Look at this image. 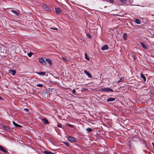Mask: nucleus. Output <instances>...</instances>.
<instances>
[{
	"instance_id": "bb28decb",
	"label": "nucleus",
	"mask_w": 154,
	"mask_h": 154,
	"mask_svg": "<svg viewBox=\"0 0 154 154\" xmlns=\"http://www.w3.org/2000/svg\"><path fill=\"white\" fill-rule=\"evenodd\" d=\"M75 92H76V91L75 89L73 90L72 93L73 94H75Z\"/></svg>"
},
{
	"instance_id": "4c0bfd02",
	"label": "nucleus",
	"mask_w": 154,
	"mask_h": 154,
	"mask_svg": "<svg viewBox=\"0 0 154 154\" xmlns=\"http://www.w3.org/2000/svg\"><path fill=\"white\" fill-rule=\"evenodd\" d=\"M2 100V97H0V100Z\"/></svg>"
},
{
	"instance_id": "4468645a",
	"label": "nucleus",
	"mask_w": 154,
	"mask_h": 154,
	"mask_svg": "<svg viewBox=\"0 0 154 154\" xmlns=\"http://www.w3.org/2000/svg\"><path fill=\"white\" fill-rule=\"evenodd\" d=\"M42 121L44 124H47L49 123L48 121L45 119H43Z\"/></svg>"
},
{
	"instance_id": "2eb2a0df",
	"label": "nucleus",
	"mask_w": 154,
	"mask_h": 154,
	"mask_svg": "<svg viewBox=\"0 0 154 154\" xmlns=\"http://www.w3.org/2000/svg\"><path fill=\"white\" fill-rule=\"evenodd\" d=\"M11 11L14 14H15L16 15H18L19 14V12L15 10L12 9L11 10Z\"/></svg>"
},
{
	"instance_id": "f3484780",
	"label": "nucleus",
	"mask_w": 154,
	"mask_h": 154,
	"mask_svg": "<svg viewBox=\"0 0 154 154\" xmlns=\"http://www.w3.org/2000/svg\"><path fill=\"white\" fill-rule=\"evenodd\" d=\"M140 77L143 79L144 81H146V78L142 73L140 74Z\"/></svg>"
},
{
	"instance_id": "7ed1b4c3",
	"label": "nucleus",
	"mask_w": 154,
	"mask_h": 154,
	"mask_svg": "<svg viewBox=\"0 0 154 154\" xmlns=\"http://www.w3.org/2000/svg\"><path fill=\"white\" fill-rule=\"evenodd\" d=\"M67 139L69 141L71 142H74L75 141V138L69 136L68 137H67Z\"/></svg>"
},
{
	"instance_id": "ea45409f",
	"label": "nucleus",
	"mask_w": 154,
	"mask_h": 154,
	"mask_svg": "<svg viewBox=\"0 0 154 154\" xmlns=\"http://www.w3.org/2000/svg\"><path fill=\"white\" fill-rule=\"evenodd\" d=\"M89 83H88V82H87V84H89Z\"/></svg>"
},
{
	"instance_id": "c9c22d12",
	"label": "nucleus",
	"mask_w": 154,
	"mask_h": 154,
	"mask_svg": "<svg viewBox=\"0 0 154 154\" xmlns=\"http://www.w3.org/2000/svg\"><path fill=\"white\" fill-rule=\"evenodd\" d=\"M70 127H72V125H68Z\"/></svg>"
},
{
	"instance_id": "412c9836",
	"label": "nucleus",
	"mask_w": 154,
	"mask_h": 154,
	"mask_svg": "<svg viewBox=\"0 0 154 154\" xmlns=\"http://www.w3.org/2000/svg\"><path fill=\"white\" fill-rule=\"evenodd\" d=\"M44 153L46 154H53V152L47 151H45L44 152Z\"/></svg>"
},
{
	"instance_id": "dca6fc26",
	"label": "nucleus",
	"mask_w": 154,
	"mask_h": 154,
	"mask_svg": "<svg viewBox=\"0 0 154 154\" xmlns=\"http://www.w3.org/2000/svg\"><path fill=\"white\" fill-rule=\"evenodd\" d=\"M56 12L57 14H60L61 13V10L58 8L55 9Z\"/></svg>"
},
{
	"instance_id": "cd10ccee",
	"label": "nucleus",
	"mask_w": 154,
	"mask_h": 154,
	"mask_svg": "<svg viewBox=\"0 0 154 154\" xmlns=\"http://www.w3.org/2000/svg\"><path fill=\"white\" fill-rule=\"evenodd\" d=\"M57 127L59 128H61L62 125L60 124H58L57 125Z\"/></svg>"
},
{
	"instance_id": "6e6552de",
	"label": "nucleus",
	"mask_w": 154,
	"mask_h": 154,
	"mask_svg": "<svg viewBox=\"0 0 154 154\" xmlns=\"http://www.w3.org/2000/svg\"><path fill=\"white\" fill-rule=\"evenodd\" d=\"M0 150L3 152L7 153L8 152L6 151L4 148L1 146L0 145Z\"/></svg>"
},
{
	"instance_id": "c756f323",
	"label": "nucleus",
	"mask_w": 154,
	"mask_h": 154,
	"mask_svg": "<svg viewBox=\"0 0 154 154\" xmlns=\"http://www.w3.org/2000/svg\"><path fill=\"white\" fill-rule=\"evenodd\" d=\"M62 58L63 59V60H64L66 61H67V60H66V59L65 58H64L63 57H62Z\"/></svg>"
},
{
	"instance_id": "f257e3e1",
	"label": "nucleus",
	"mask_w": 154,
	"mask_h": 154,
	"mask_svg": "<svg viewBox=\"0 0 154 154\" xmlns=\"http://www.w3.org/2000/svg\"><path fill=\"white\" fill-rule=\"evenodd\" d=\"M100 91L101 92H113V91L111 88H102L100 89Z\"/></svg>"
},
{
	"instance_id": "0eeeda50",
	"label": "nucleus",
	"mask_w": 154,
	"mask_h": 154,
	"mask_svg": "<svg viewBox=\"0 0 154 154\" xmlns=\"http://www.w3.org/2000/svg\"><path fill=\"white\" fill-rule=\"evenodd\" d=\"M87 76H88V78H89L88 79H87L88 80H91L93 79V77L92 75L90 73L88 72H87Z\"/></svg>"
},
{
	"instance_id": "f03ea898",
	"label": "nucleus",
	"mask_w": 154,
	"mask_h": 154,
	"mask_svg": "<svg viewBox=\"0 0 154 154\" xmlns=\"http://www.w3.org/2000/svg\"><path fill=\"white\" fill-rule=\"evenodd\" d=\"M39 61L42 65L45 66L46 64V61L42 58L39 59Z\"/></svg>"
},
{
	"instance_id": "9d476101",
	"label": "nucleus",
	"mask_w": 154,
	"mask_h": 154,
	"mask_svg": "<svg viewBox=\"0 0 154 154\" xmlns=\"http://www.w3.org/2000/svg\"><path fill=\"white\" fill-rule=\"evenodd\" d=\"M116 98H112V97H110L107 100V102H109V101H114L116 100Z\"/></svg>"
},
{
	"instance_id": "5701e85b",
	"label": "nucleus",
	"mask_w": 154,
	"mask_h": 154,
	"mask_svg": "<svg viewBox=\"0 0 154 154\" xmlns=\"http://www.w3.org/2000/svg\"><path fill=\"white\" fill-rule=\"evenodd\" d=\"M93 131L92 129L91 128H87V131L91 132Z\"/></svg>"
},
{
	"instance_id": "20e7f679",
	"label": "nucleus",
	"mask_w": 154,
	"mask_h": 154,
	"mask_svg": "<svg viewBox=\"0 0 154 154\" xmlns=\"http://www.w3.org/2000/svg\"><path fill=\"white\" fill-rule=\"evenodd\" d=\"M48 63L49 66H51L52 65V61L49 58H47L45 60Z\"/></svg>"
},
{
	"instance_id": "aec40b11",
	"label": "nucleus",
	"mask_w": 154,
	"mask_h": 154,
	"mask_svg": "<svg viewBox=\"0 0 154 154\" xmlns=\"http://www.w3.org/2000/svg\"><path fill=\"white\" fill-rule=\"evenodd\" d=\"M4 129L7 131H9L10 130L9 128L7 126H4Z\"/></svg>"
},
{
	"instance_id": "4be33fe9",
	"label": "nucleus",
	"mask_w": 154,
	"mask_h": 154,
	"mask_svg": "<svg viewBox=\"0 0 154 154\" xmlns=\"http://www.w3.org/2000/svg\"><path fill=\"white\" fill-rule=\"evenodd\" d=\"M63 143L67 146H69V145L67 142H63Z\"/></svg>"
},
{
	"instance_id": "6ab92c4d",
	"label": "nucleus",
	"mask_w": 154,
	"mask_h": 154,
	"mask_svg": "<svg viewBox=\"0 0 154 154\" xmlns=\"http://www.w3.org/2000/svg\"><path fill=\"white\" fill-rule=\"evenodd\" d=\"M13 122L14 125L15 126L19 127H21V126L20 125L14 122L13 121Z\"/></svg>"
},
{
	"instance_id": "39448f33",
	"label": "nucleus",
	"mask_w": 154,
	"mask_h": 154,
	"mask_svg": "<svg viewBox=\"0 0 154 154\" xmlns=\"http://www.w3.org/2000/svg\"><path fill=\"white\" fill-rule=\"evenodd\" d=\"M109 48V47L107 45H105L101 47V50L103 51L107 50Z\"/></svg>"
},
{
	"instance_id": "473e14b6",
	"label": "nucleus",
	"mask_w": 154,
	"mask_h": 154,
	"mask_svg": "<svg viewBox=\"0 0 154 154\" xmlns=\"http://www.w3.org/2000/svg\"><path fill=\"white\" fill-rule=\"evenodd\" d=\"M24 110H26V111L28 112V111H29V110L27 108H25L24 109Z\"/></svg>"
},
{
	"instance_id": "b1692460",
	"label": "nucleus",
	"mask_w": 154,
	"mask_h": 154,
	"mask_svg": "<svg viewBox=\"0 0 154 154\" xmlns=\"http://www.w3.org/2000/svg\"><path fill=\"white\" fill-rule=\"evenodd\" d=\"M27 54L29 57H31L32 54V52H30L29 53H28Z\"/></svg>"
},
{
	"instance_id": "1a4fd4ad",
	"label": "nucleus",
	"mask_w": 154,
	"mask_h": 154,
	"mask_svg": "<svg viewBox=\"0 0 154 154\" xmlns=\"http://www.w3.org/2000/svg\"><path fill=\"white\" fill-rule=\"evenodd\" d=\"M128 35L126 33H124L123 34V38L124 40L126 41L127 39Z\"/></svg>"
},
{
	"instance_id": "2f4dec72",
	"label": "nucleus",
	"mask_w": 154,
	"mask_h": 154,
	"mask_svg": "<svg viewBox=\"0 0 154 154\" xmlns=\"http://www.w3.org/2000/svg\"><path fill=\"white\" fill-rule=\"evenodd\" d=\"M85 58L87 59V53H85Z\"/></svg>"
},
{
	"instance_id": "c85d7f7f",
	"label": "nucleus",
	"mask_w": 154,
	"mask_h": 154,
	"mask_svg": "<svg viewBox=\"0 0 154 154\" xmlns=\"http://www.w3.org/2000/svg\"><path fill=\"white\" fill-rule=\"evenodd\" d=\"M51 29H54V30H57L58 29L57 28H51Z\"/></svg>"
},
{
	"instance_id": "f704fd0d",
	"label": "nucleus",
	"mask_w": 154,
	"mask_h": 154,
	"mask_svg": "<svg viewBox=\"0 0 154 154\" xmlns=\"http://www.w3.org/2000/svg\"><path fill=\"white\" fill-rule=\"evenodd\" d=\"M84 72H85V73L87 74V71L86 70H84Z\"/></svg>"
},
{
	"instance_id": "a211bd4d",
	"label": "nucleus",
	"mask_w": 154,
	"mask_h": 154,
	"mask_svg": "<svg viewBox=\"0 0 154 154\" xmlns=\"http://www.w3.org/2000/svg\"><path fill=\"white\" fill-rule=\"evenodd\" d=\"M134 22L135 23L137 24H140L141 23L140 21L138 19H135Z\"/></svg>"
},
{
	"instance_id": "a19ab883",
	"label": "nucleus",
	"mask_w": 154,
	"mask_h": 154,
	"mask_svg": "<svg viewBox=\"0 0 154 154\" xmlns=\"http://www.w3.org/2000/svg\"><path fill=\"white\" fill-rule=\"evenodd\" d=\"M153 134L154 135V131L153 132Z\"/></svg>"
},
{
	"instance_id": "a878e982",
	"label": "nucleus",
	"mask_w": 154,
	"mask_h": 154,
	"mask_svg": "<svg viewBox=\"0 0 154 154\" xmlns=\"http://www.w3.org/2000/svg\"><path fill=\"white\" fill-rule=\"evenodd\" d=\"M124 80V78H121L119 80V81H118V82H120L122 81H123Z\"/></svg>"
},
{
	"instance_id": "ddd939ff",
	"label": "nucleus",
	"mask_w": 154,
	"mask_h": 154,
	"mask_svg": "<svg viewBox=\"0 0 154 154\" xmlns=\"http://www.w3.org/2000/svg\"><path fill=\"white\" fill-rule=\"evenodd\" d=\"M140 44L141 45L142 47L145 49H147L148 48L147 46L145 44L143 43H140Z\"/></svg>"
},
{
	"instance_id": "423d86ee",
	"label": "nucleus",
	"mask_w": 154,
	"mask_h": 154,
	"mask_svg": "<svg viewBox=\"0 0 154 154\" xmlns=\"http://www.w3.org/2000/svg\"><path fill=\"white\" fill-rule=\"evenodd\" d=\"M8 72L14 75L16 73V71L14 70L10 69L8 71Z\"/></svg>"
},
{
	"instance_id": "72a5a7b5",
	"label": "nucleus",
	"mask_w": 154,
	"mask_h": 154,
	"mask_svg": "<svg viewBox=\"0 0 154 154\" xmlns=\"http://www.w3.org/2000/svg\"><path fill=\"white\" fill-rule=\"evenodd\" d=\"M152 145H153V147H154V142H152Z\"/></svg>"
},
{
	"instance_id": "9b49d317",
	"label": "nucleus",
	"mask_w": 154,
	"mask_h": 154,
	"mask_svg": "<svg viewBox=\"0 0 154 154\" xmlns=\"http://www.w3.org/2000/svg\"><path fill=\"white\" fill-rule=\"evenodd\" d=\"M41 6L44 8L45 10L46 11H48L49 10L48 8L45 5L42 4L41 5Z\"/></svg>"
},
{
	"instance_id": "f8f14e48",
	"label": "nucleus",
	"mask_w": 154,
	"mask_h": 154,
	"mask_svg": "<svg viewBox=\"0 0 154 154\" xmlns=\"http://www.w3.org/2000/svg\"><path fill=\"white\" fill-rule=\"evenodd\" d=\"M36 73L39 75L44 76L46 75V72H36Z\"/></svg>"
},
{
	"instance_id": "e433bc0d",
	"label": "nucleus",
	"mask_w": 154,
	"mask_h": 154,
	"mask_svg": "<svg viewBox=\"0 0 154 154\" xmlns=\"http://www.w3.org/2000/svg\"><path fill=\"white\" fill-rule=\"evenodd\" d=\"M121 2H124L125 1V0H120Z\"/></svg>"
},
{
	"instance_id": "7c9ffc66",
	"label": "nucleus",
	"mask_w": 154,
	"mask_h": 154,
	"mask_svg": "<svg viewBox=\"0 0 154 154\" xmlns=\"http://www.w3.org/2000/svg\"><path fill=\"white\" fill-rule=\"evenodd\" d=\"M87 37H89L90 38H91V37L90 35L89 34H87Z\"/></svg>"
},
{
	"instance_id": "393cba45",
	"label": "nucleus",
	"mask_w": 154,
	"mask_h": 154,
	"mask_svg": "<svg viewBox=\"0 0 154 154\" xmlns=\"http://www.w3.org/2000/svg\"><path fill=\"white\" fill-rule=\"evenodd\" d=\"M37 86L39 87L42 88L43 87V85L41 84H38L37 85Z\"/></svg>"
},
{
	"instance_id": "58836bf2",
	"label": "nucleus",
	"mask_w": 154,
	"mask_h": 154,
	"mask_svg": "<svg viewBox=\"0 0 154 154\" xmlns=\"http://www.w3.org/2000/svg\"><path fill=\"white\" fill-rule=\"evenodd\" d=\"M87 60H89V59L87 57Z\"/></svg>"
}]
</instances>
